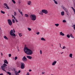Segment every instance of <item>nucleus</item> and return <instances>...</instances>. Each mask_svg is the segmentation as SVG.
I'll list each match as a JSON object with an SVG mask.
<instances>
[{
  "mask_svg": "<svg viewBox=\"0 0 75 75\" xmlns=\"http://www.w3.org/2000/svg\"><path fill=\"white\" fill-rule=\"evenodd\" d=\"M24 51L25 52V53L28 55H32L33 52L31 50L29 49L27 47H25L24 48Z\"/></svg>",
  "mask_w": 75,
  "mask_h": 75,
  "instance_id": "1",
  "label": "nucleus"
},
{
  "mask_svg": "<svg viewBox=\"0 0 75 75\" xmlns=\"http://www.w3.org/2000/svg\"><path fill=\"white\" fill-rule=\"evenodd\" d=\"M30 17L33 21L36 20V16L34 14H31L30 16Z\"/></svg>",
  "mask_w": 75,
  "mask_h": 75,
  "instance_id": "2",
  "label": "nucleus"
},
{
  "mask_svg": "<svg viewBox=\"0 0 75 75\" xmlns=\"http://www.w3.org/2000/svg\"><path fill=\"white\" fill-rule=\"evenodd\" d=\"M1 69L3 71H4L5 72H6V70H5L7 69V67L4 66L2 65L1 66Z\"/></svg>",
  "mask_w": 75,
  "mask_h": 75,
  "instance_id": "3",
  "label": "nucleus"
},
{
  "mask_svg": "<svg viewBox=\"0 0 75 75\" xmlns=\"http://www.w3.org/2000/svg\"><path fill=\"white\" fill-rule=\"evenodd\" d=\"M10 35H11L12 36H16V35L14 33V32H13V30H11L10 32Z\"/></svg>",
  "mask_w": 75,
  "mask_h": 75,
  "instance_id": "4",
  "label": "nucleus"
},
{
  "mask_svg": "<svg viewBox=\"0 0 75 75\" xmlns=\"http://www.w3.org/2000/svg\"><path fill=\"white\" fill-rule=\"evenodd\" d=\"M21 69H24V68H25V64L23 62H21Z\"/></svg>",
  "mask_w": 75,
  "mask_h": 75,
  "instance_id": "5",
  "label": "nucleus"
},
{
  "mask_svg": "<svg viewBox=\"0 0 75 75\" xmlns=\"http://www.w3.org/2000/svg\"><path fill=\"white\" fill-rule=\"evenodd\" d=\"M41 11L42 12V13H45V14H48V11L46 9L42 10Z\"/></svg>",
  "mask_w": 75,
  "mask_h": 75,
  "instance_id": "6",
  "label": "nucleus"
},
{
  "mask_svg": "<svg viewBox=\"0 0 75 75\" xmlns=\"http://www.w3.org/2000/svg\"><path fill=\"white\" fill-rule=\"evenodd\" d=\"M4 6H5L6 7L4 6V8H6V9H8V10H9L10 9V8L8 6V5H7V4H6V3H5L4 4Z\"/></svg>",
  "mask_w": 75,
  "mask_h": 75,
  "instance_id": "7",
  "label": "nucleus"
},
{
  "mask_svg": "<svg viewBox=\"0 0 75 75\" xmlns=\"http://www.w3.org/2000/svg\"><path fill=\"white\" fill-rule=\"evenodd\" d=\"M8 22V23L9 25H12V21L10 19H8L7 20Z\"/></svg>",
  "mask_w": 75,
  "mask_h": 75,
  "instance_id": "8",
  "label": "nucleus"
},
{
  "mask_svg": "<svg viewBox=\"0 0 75 75\" xmlns=\"http://www.w3.org/2000/svg\"><path fill=\"white\" fill-rule=\"evenodd\" d=\"M22 61L24 62H26V61H27V59L26 58V57L25 56H24V57L22 58Z\"/></svg>",
  "mask_w": 75,
  "mask_h": 75,
  "instance_id": "9",
  "label": "nucleus"
},
{
  "mask_svg": "<svg viewBox=\"0 0 75 75\" xmlns=\"http://www.w3.org/2000/svg\"><path fill=\"white\" fill-rule=\"evenodd\" d=\"M62 8H63L66 12H68V9L64 7L63 6H62Z\"/></svg>",
  "mask_w": 75,
  "mask_h": 75,
  "instance_id": "10",
  "label": "nucleus"
},
{
  "mask_svg": "<svg viewBox=\"0 0 75 75\" xmlns=\"http://www.w3.org/2000/svg\"><path fill=\"white\" fill-rule=\"evenodd\" d=\"M56 64H57V61H54V62L52 63V65L54 66V65H55Z\"/></svg>",
  "mask_w": 75,
  "mask_h": 75,
  "instance_id": "11",
  "label": "nucleus"
},
{
  "mask_svg": "<svg viewBox=\"0 0 75 75\" xmlns=\"http://www.w3.org/2000/svg\"><path fill=\"white\" fill-rule=\"evenodd\" d=\"M27 58L29 59H32V57L30 56H27Z\"/></svg>",
  "mask_w": 75,
  "mask_h": 75,
  "instance_id": "12",
  "label": "nucleus"
},
{
  "mask_svg": "<svg viewBox=\"0 0 75 75\" xmlns=\"http://www.w3.org/2000/svg\"><path fill=\"white\" fill-rule=\"evenodd\" d=\"M60 35H62V36H64L65 35V34L62 33V32H61L60 33Z\"/></svg>",
  "mask_w": 75,
  "mask_h": 75,
  "instance_id": "13",
  "label": "nucleus"
},
{
  "mask_svg": "<svg viewBox=\"0 0 75 75\" xmlns=\"http://www.w3.org/2000/svg\"><path fill=\"white\" fill-rule=\"evenodd\" d=\"M18 11L22 15V16H23V12L21 11H20V10L19 9H18Z\"/></svg>",
  "mask_w": 75,
  "mask_h": 75,
  "instance_id": "14",
  "label": "nucleus"
},
{
  "mask_svg": "<svg viewBox=\"0 0 75 75\" xmlns=\"http://www.w3.org/2000/svg\"><path fill=\"white\" fill-rule=\"evenodd\" d=\"M14 71L15 72V74L16 75H19V73H18V72L15 71V70H14Z\"/></svg>",
  "mask_w": 75,
  "mask_h": 75,
  "instance_id": "15",
  "label": "nucleus"
},
{
  "mask_svg": "<svg viewBox=\"0 0 75 75\" xmlns=\"http://www.w3.org/2000/svg\"><path fill=\"white\" fill-rule=\"evenodd\" d=\"M4 63L5 64H8V62H7V60H4Z\"/></svg>",
  "mask_w": 75,
  "mask_h": 75,
  "instance_id": "16",
  "label": "nucleus"
},
{
  "mask_svg": "<svg viewBox=\"0 0 75 75\" xmlns=\"http://www.w3.org/2000/svg\"><path fill=\"white\" fill-rule=\"evenodd\" d=\"M31 1H29L28 2V5H30L31 4Z\"/></svg>",
  "mask_w": 75,
  "mask_h": 75,
  "instance_id": "17",
  "label": "nucleus"
},
{
  "mask_svg": "<svg viewBox=\"0 0 75 75\" xmlns=\"http://www.w3.org/2000/svg\"><path fill=\"white\" fill-rule=\"evenodd\" d=\"M72 55H73V54L72 53H71L69 54V57L70 58H72Z\"/></svg>",
  "mask_w": 75,
  "mask_h": 75,
  "instance_id": "18",
  "label": "nucleus"
},
{
  "mask_svg": "<svg viewBox=\"0 0 75 75\" xmlns=\"http://www.w3.org/2000/svg\"><path fill=\"white\" fill-rule=\"evenodd\" d=\"M41 40H42V41H46L45 39L44 38H41Z\"/></svg>",
  "mask_w": 75,
  "mask_h": 75,
  "instance_id": "19",
  "label": "nucleus"
},
{
  "mask_svg": "<svg viewBox=\"0 0 75 75\" xmlns=\"http://www.w3.org/2000/svg\"><path fill=\"white\" fill-rule=\"evenodd\" d=\"M25 17H27V18H28V17H29V16L27 14H25Z\"/></svg>",
  "mask_w": 75,
  "mask_h": 75,
  "instance_id": "20",
  "label": "nucleus"
},
{
  "mask_svg": "<svg viewBox=\"0 0 75 75\" xmlns=\"http://www.w3.org/2000/svg\"><path fill=\"white\" fill-rule=\"evenodd\" d=\"M61 14L62 16H64V11H62L61 13Z\"/></svg>",
  "mask_w": 75,
  "mask_h": 75,
  "instance_id": "21",
  "label": "nucleus"
},
{
  "mask_svg": "<svg viewBox=\"0 0 75 75\" xmlns=\"http://www.w3.org/2000/svg\"><path fill=\"white\" fill-rule=\"evenodd\" d=\"M70 37H71V38H74V37L73 36V35H72V34H71L70 35Z\"/></svg>",
  "mask_w": 75,
  "mask_h": 75,
  "instance_id": "22",
  "label": "nucleus"
},
{
  "mask_svg": "<svg viewBox=\"0 0 75 75\" xmlns=\"http://www.w3.org/2000/svg\"><path fill=\"white\" fill-rule=\"evenodd\" d=\"M54 25L56 27H58L59 26V24L58 23L55 24Z\"/></svg>",
  "mask_w": 75,
  "mask_h": 75,
  "instance_id": "23",
  "label": "nucleus"
},
{
  "mask_svg": "<svg viewBox=\"0 0 75 75\" xmlns=\"http://www.w3.org/2000/svg\"><path fill=\"white\" fill-rule=\"evenodd\" d=\"M21 34H22L21 33H19V37H22V36H23V35Z\"/></svg>",
  "mask_w": 75,
  "mask_h": 75,
  "instance_id": "24",
  "label": "nucleus"
},
{
  "mask_svg": "<svg viewBox=\"0 0 75 75\" xmlns=\"http://www.w3.org/2000/svg\"><path fill=\"white\" fill-rule=\"evenodd\" d=\"M67 38H70V35L69 34H68L67 35Z\"/></svg>",
  "mask_w": 75,
  "mask_h": 75,
  "instance_id": "25",
  "label": "nucleus"
},
{
  "mask_svg": "<svg viewBox=\"0 0 75 75\" xmlns=\"http://www.w3.org/2000/svg\"><path fill=\"white\" fill-rule=\"evenodd\" d=\"M1 13H2V14H5V12L4 11H1Z\"/></svg>",
  "mask_w": 75,
  "mask_h": 75,
  "instance_id": "26",
  "label": "nucleus"
},
{
  "mask_svg": "<svg viewBox=\"0 0 75 75\" xmlns=\"http://www.w3.org/2000/svg\"><path fill=\"white\" fill-rule=\"evenodd\" d=\"M4 38H5V39H6V40H8V38L6 36H4Z\"/></svg>",
  "mask_w": 75,
  "mask_h": 75,
  "instance_id": "27",
  "label": "nucleus"
},
{
  "mask_svg": "<svg viewBox=\"0 0 75 75\" xmlns=\"http://www.w3.org/2000/svg\"><path fill=\"white\" fill-rule=\"evenodd\" d=\"M39 14H40V15H42V16L43 15V13H42V11H40V12L39 13Z\"/></svg>",
  "mask_w": 75,
  "mask_h": 75,
  "instance_id": "28",
  "label": "nucleus"
},
{
  "mask_svg": "<svg viewBox=\"0 0 75 75\" xmlns=\"http://www.w3.org/2000/svg\"><path fill=\"white\" fill-rule=\"evenodd\" d=\"M54 1L55 3V4H58V3L56 1H55V0H54Z\"/></svg>",
  "mask_w": 75,
  "mask_h": 75,
  "instance_id": "29",
  "label": "nucleus"
},
{
  "mask_svg": "<svg viewBox=\"0 0 75 75\" xmlns=\"http://www.w3.org/2000/svg\"><path fill=\"white\" fill-rule=\"evenodd\" d=\"M28 29L29 31H31V29L28 27Z\"/></svg>",
  "mask_w": 75,
  "mask_h": 75,
  "instance_id": "30",
  "label": "nucleus"
},
{
  "mask_svg": "<svg viewBox=\"0 0 75 75\" xmlns=\"http://www.w3.org/2000/svg\"><path fill=\"white\" fill-rule=\"evenodd\" d=\"M12 1L13 3L14 4H16V1L14 0H12Z\"/></svg>",
  "mask_w": 75,
  "mask_h": 75,
  "instance_id": "31",
  "label": "nucleus"
},
{
  "mask_svg": "<svg viewBox=\"0 0 75 75\" xmlns=\"http://www.w3.org/2000/svg\"><path fill=\"white\" fill-rule=\"evenodd\" d=\"M40 54H41H41H42V51L41 50H40Z\"/></svg>",
  "mask_w": 75,
  "mask_h": 75,
  "instance_id": "32",
  "label": "nucleus"
},
{
  "mask_svg": "<svg viewBox=\"0 0 75 75\" xmlns=\"http://www.w3.org/2000/svg\"><path fill=\"white\" fill-rule=\"evenodd\" d=\"M12 22L13 23H15V21L13 19H12Z\"/></svg>",
  "mask_w": 75,
  "mask_h": 75,
  "instance_id": "33",
  "label": "nucleus"
},
{
  "mask_svg": "<svg viewBox=\"0 0 75 75\" xmlns=\"http://www.w3.org/2000/svg\"><path fill=\"white\" fill-rule=\"evenodd\" d=\"M7 73L9 75H11V73H10V72H7Z\"/></svg>",
  "mask_w": 75,
  "mask_h": 75,
  "instance_id": "34",
  "label": "nucleus"
},
{
  "mask_svg": "<svg viewBox=\"0 0 75 75\" xmlns=\"http://www.w3.org/2000/svg\"><path fill=\"white\" fill-rule=\"evenodd\" d=\"M12 17H13V18L14 19H16V18L14 16V15H12Z\"/></svg>",
  "mask_w": 75,
  "mask_h": 75,
  "instance_id": "35",
  "label": "nucleus"
},
{
  "mask_svg": "<svg viewBox=\"0 0 75 75\" xmlns=\"http://www.w3.org/2000/svg\"><path fill=\"white\" fill-rule=\"evenodd\" d=\"M2 66H4V67H6V66H7V64H6L4 63V64H3V65H2Z\"/></svg>",
  "mask_w": 75,
  "mask_h": 75,
  "instance_id": "36",
  "label": "nucleus"
},
{
  "mask_svg": "<svg viewBox=\"0 0 75 75\" xmlns=\"http://www.w3.org/2000/svg\"><path fill=\"white\" fill-rule=\"evenodd\" d=\"M63 23H66L67 22V21L65 20H63Z\"/></svg>",
  "mask_w": 75,
  "mask_h": 75,
  "instance_id": "37",
  "label": "nucleus"
},
{
  "mask_svg": "<svg viewBox=\"0 0 75 75\" xmlns=\"http://www.w3.org/2000/svg\"><path fill=\"white\" fill-rule=\"evenodd\" d=\"M18 58V57H15V60H16V59H17Z\"/></svg>",
  "mask_w": 75,
  "mask_h": 75,
  "instance_id": "38",
  "label": "nucleus"
},
{
  "mask_svg": "<svg viewBox=\"0 0 75 75\" xmlns=\"http://www.w3.org/2000/svg\"><path fill=\"white\" fill-rule=\"evenodd\" d=\"M16 12H14V16H16Z\"/></svg>",
  "mask_w": 75,
  "mask_h": 75,
  "instance_id": "39",
  "label": "nucleus"
},
{
  "mask_svg": "<svg viewBox=\"0 0 75 75\" xmlns=\"http://www.w3.org/2000/svg\"><path fill=\"white\" fill-rule=\"evenodd\" d=\"M8 55H9V57H11V54H9Z\"/></svg>",
  "mask_w": 75,
  "mask_h": 75,
  "instance_id": "40",
  "label": "nucleus"
},
{
  "mask_svg": "<svg viewBox=\"0 0 75 75\" xmlns=\"http://www.w3.org/2000/svg\"><path fill=\"white\" fill-rule=\"evenodd\" d=\"M65 46H63L62 48V49H65Z\"/></svg>",
  "mask_w": 75,
  "mask_h": 75,
  "instance_id": "41",
  "label": "nucleus"
},
{
  "mask_svg": "<svg viewBox=\"0 0 75 75\" xmlns=\"http://www.w3.org/2000/svg\"><path fill=\"white\" fill-rule=\"evenodd\" d=\"M15 20L16 22V23H18V21H17V19H15Z\"/></svg>",
  "mask_w": 75,
  "mask_h": 75,
  "instance_id": "42",
  "label": "nucleus"
},
{
  "mask_svg": "<svg viewBox=\"0 0 75 75\" xmlns=\"http://www.w3.org/2000/svg\"><path fill=\"white\" fill-rule=\"evenodd\" d=\"M26 75H30V73H29L28 72Z\"/></svg>",
  "mask_w": 75,
  "mask_h": 75,
  "instance_id": "43",
  "label": "nucleus"
},
{
  "mask_svg": "<svg viewBox=\"0 0 75 75\" xmlns=\"http://www.w3.org/2000/svg\"><path fill=\"white\" fill-rule=\"evenodd\" d=\"M73 26L74 27V29L75 30V25H73Z\"/></svg>",
  "mask_w": 75,
  "mask_h": 75,
  "instance_id": "44",
  "label": "nucleus"
},
{
  "mask_svg": "<svg viewBox=\"0 0 75 75\" xmlns=\"http://www.w3.org/2000/svg\"><path fill=\"white\" fill-rule=\"evenodd\" d=\"M37 34V35H39V34H40V32H38L37 33H36Z\"/></svg>",
  "mask_w": 75,
  "mask_h": 75,
  "instance_id": "45",
  "label": "nucleus"
},
{
  "mask_svg": "<svg viewBox=\"0 0 75 75\" xmlns=\"http://www.w3.org/2000/svg\"><path fill=\"white\" fill-rule=\"evenodd\" d=\"M1 56H3V53H2L1 52Z\"/></svg>",
  "mask_w": 75,
  "mask_h": 75,
  "instance_id": "46",
  "label": "nucleus"
},
{
  "mask_svg": "<svg viewBox=\"0 0 75 75\" xmlns=\"http://www.w3.org/2000/svg\"><path fill=\"white\" fill-rule=\"evenodd\" d=\"M20 72H21V71H20V70H19L18 71V73H20Z\"/></svg>",
  "mask_w": 75,
  "mask_h": 75,
  "instance_id": "47",
  "label": "nucleus"
},
{
  "mask_svg": "<svg viewBox=\"0 0 75 75\" xmlns=\"http://www.w3.org/2000/svg\"><path fill=\"white\" fill-rule=\"evenodd\" d=\"M29 72H31V71H32V70H31V69H30L29 70Z\"/></svg>",
  "mask_w": 75,
  "mask_h": 75,
  "instance_id": "48",
  "label": "nucleus"
},
{
  "mask_svg": "<svg viewBox=\"0 0 75 75\" xmlns=\"http://www.w3.org/2000/svg\"><path fill=\"white\" fill-rule=\"evenodd\" d=\"M66 13L67 15H68V11L67 12H66Z\"/></svg>",
  "mask_w": 75,
  "mask_h": 75,
  "instance_id": "49",
  "label": "nucleus"
},
{
  "mask_svg": "<svg viewBox=\"0 0 75 75\" xmlns=\"http://www.w3.org/2000/svg\"><path fill=\"white\" fill-rule=\"evenodd\" d=\"M71 8H72L73 10L74 9V8H73V7H71Z\"/></svg>",
  "mask_w": 75,
  "mask_h": 75,
  "instance_id": "50",
  "label": "nucleus"
},
{
  "mask_svg": "<svg viewBox=\"0 0 75 75\" xmlns=\"http://www.w3.org/2000/svg\"><path fill=\"white\" fill-rule=\"evenodd\" d=\"M16 43H17V42H18V41H16Z\"/></svg>",
  "mask_w": 75,
  "mask_h": 75,
  "instance_id": "51",
  "label": "nucleus"
},
{
  "mask_svg": "<svg viewBox=\"0 0 75 75\" xmlns=\"http://www.w3.org/2000/svg\"><path fill=\"white\" fill-rule=\"evenodd\" d=\"M13 31H15V30H14V28L13 29Z\"/></svg>",
  "mask_w": 75,
  "mask_h": 75,
  "instance_id": "52",
  "label": "nucleus"
},
{
  "mask_svg": "<svg viewBox=\"0 0 75 75\" xmlns=\"http://www.w3.org/2000/svg\"><path fill=\"white\" fill-rule=\"evenodd\" d=\"M44 73H45V72H42V74H44Z\"/></svg>",
  "mask_w": 75,
  "mask_h": 75,
  "instance_id": "53",
  "label": "nucleus"
},
{
  "mask_svg": "<svg viewBox=\"0 0 75 75\" xmlns=\"http://www.w3.org/2000/svg\"><path fill=\"white\" fill-rule=\"evenodd\" d=\"M18 51H20V50H19V49H18Z\"/></svg>",
  "mask_w": 75,
  "mask_h": 75,
  "instance_id": "54",
  "label": "nucleus"
},
{
  "mask_svg": "<svg viewBox=\"0 0 75 75\" xmlns=\"http://www.w3.org/2000/svg\"><path fill=\"white\" fill-rule=\"evenodd\" d=\"M64 53V52H62L61 53V54H63Z\"/></svg>",
  "mask_w": 75,
  "mask_h": 75,
  "instance_id": "55",
  "label": "nucleus"
},
{
  "mask_svg": "<svg viewBox=\"0 0 75 75\" xmlns=\"http://www.w3.org/2000/svg\"><path fill=\"white\" fill-rule=\"evenodd\" d=\"M17 49H18V47H17Z\"/></svg>",
  "mask_w": 75,
  "mask_h": 75,
  "instance_id": "56",
  "label": "nucleus"
},
{
  "mask_svg": "<svg viewBox=\"0 0 75 75\" xmlns=\"http://www.w3.org/2000/svg\"><path fill=\"white\" fill-rule=\"evenodd\" d=\"M61 45H60V47L61 48H62V47H61Z\"/></svg>",
  "mask_w": 75,
  "mask_h": 75,
  "instance_id": "57",
  "label": "nucleus"
},
{
  "mask_svg": "<svg viewBox=\"0 0 75 75\" xmlns=\"http://www.w3.org/2000/svg\"><path fill=\"white\" fill-rule=\"evenodd\" d=\"M8 16H9V14H8Z\"/></svg>",
  "mask_w": 75,
  "mask_h": 75,
  "instance_id": "58",
  "label": "nucleus"
},
{
  "mask_svg": "<svg viewBox=\"0 0 75 75\" xmlns=\"http://www.w3.org/2000/svg\"><path fill=\"white\" fill-rule=\"evenodd\" d=\"M13 32H14V33H15V31H13Z\"/></svg>",
  "mask_w": 75,
  "mask_h": 75,
  "instance_id": "59",
  "label": "nucleus"
},
{
  "mask_svg": "<svg viewBox=\"0 0 75 75\" xmlns=\"http://www.w3.org/2000/svg\"><path fill=\"white\" fill-rule=\"evenodd\" d=\"M1 30V27H0V30Z\"/></svg>",
  "mask_w": 75,
  "mask_h": 75,
  "instance_id": "60",
  "label": "nucleus"
},
{
  "mask_svg": "<svg viewBox=\"0 0 75 75\" xmlns=\"http://www.w3.org/2000/svg\"><path fill=\"white\" fill-rule=\"evenodd\" d=\"M60 45H61V43H59Z\"/></svg>",
  "mask_w": 75,
  "mask_h": 75,
  "instance_id": "61",
  "label": "nucleus"
},
{
  "mask_svg": "<svg viewBox=\"0 0 75 75\" xmlns=\"http://www.w3.org/2000/svg\"><path fill=\"white\" fill-rule=\"evenodd\" d=\"M52 46H53V45H52Z\"/></svg>",
  "mask_w": 75,
  "mask_h": 75,
  "instance_id": "62",
  "label": "nucleus"
},
{
  "mask_svg": "<svg viewBox=\"0 0 75 75\" xmlns=\"http://www.w3.org/2000/svg\"><path fill=\"white\" fill-rule=\"evenodd\" d=\"M13 59H14V57H13Z\"/></svg>",
  "mask_w": 75,
  "mask_h": 75,
  "instance_id": "63",
  "label": "nucleus"
},
{
  "mask_svg": "<svg viewBox=\"0 0 75 75\" xmlns=\"http://www.w3.org/2000/svg\"><path fill=\"white\" fill-rule=\"evenodd\" d=\"M26 45H25V46H26Z\"/></svg>",
  "mask_w": 75,
  "mask_h": 75,
  "instance_id": "64",
  "label": "nucleus"
}]
</instances>
